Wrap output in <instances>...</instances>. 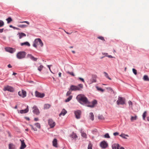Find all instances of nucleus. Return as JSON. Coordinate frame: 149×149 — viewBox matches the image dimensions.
Returning a JSON list of instances; mask_svg holds the SVG:
<instances>
[{"mask_svg": "<svg viewBox=\"0 0 149 149\" xmlns=\"http://www.w3.org/2000/svg\"><path fill=\"white\" fill-rule=\"evenodd\" d=\"M76 99L81 104L89 103L87 98L84 95H79L77 97Z\"/></svg>", "mask_w": 149, "mask_h": 149, "instance_id": "nucleus-1", "label": "nucleus"}, {"mask_svg": "<svg viewBox=\"0 0 149 149\" xmlns=\"http://www.w3.org/2000/svg\"><path fill=\"white\" fill-rule=\"evenodd\" d=\"M38 45H40L41 47H42L43 45V42L40 38L35 39L33 45V47L36 48Z\"/></svg>", "mask_w": 149, "mask_h": 149, "instance_id": "nucleus-2", "label": "nucleus"}, {"mask_svg": "<svg viewBox=\"0 0 149 149\" xmlns=\"http://www.w3.org/2000/svg\"><path fill=\"white\" fill-rule=\"evenodd\" d=\"M83 88V85L82 84H79L78 86L73 85L71 86L70 89L72 91H80Z\"/></svg>", "mask_w": 149, "mask_h": 149, "instance_id": "nucleus-3", "label": "nucleus"}, {"mask_svg": "<svg viewBox=\"0 0 149 149\" xmlns=\"http://www.w3.org/2000/svg\"><path fill=\"white\" fill-rule=\"evenodd\" d=\"M26 55V53L24 52H18L16 55L17 58L19 59L24 58Z\"/></svg>", "mask_w": 149, "mask_h": 149, "instance_id": "nucleus-4", "label": "nucleus"}, {"mask_svg": "<svg viewBox=\"0 0 149 149\" xmlns=\"http://www.w3.org/2000/svg\"><path fill=\"white\" fill-rule=\"evenodd\" d=\"M125 100L122 97H119L118 98V100L116 102L118 105L120 104L123 105L125 104Z\"/></svg>", "mask_w": 149, "mask_h": 149, "instance_id": "nucleus-5", "label": "nucleus"}, {"mask_svg": "<svg viewBox=\"0 0 149 149\" xmlns=\"http://www.w3.org/2000/svg\"><path fill=\"white\" fill-rule=\"evenodd\" d=\"M3 90L4 91H7L10 92H13L14 91V89L13 88L8 85L5 86Z\"/></svg>", "mask_w": 149, "mask_h": 149, "instance_id": "nucleus-6", "label": "nucleus"}, {"mask_svg": "<svg viewBox=\"0 0 149 149\" xmlns=\"http://www.w3.org/2000/svg\"><path fill=\"white\" fill-rule=\"evenodd\" d=\"M48 124L51 128L54 127L55 125V123L52 119H49L48 120Z\"/></svg>", "mask_w": 149, "mask_h": 149, "instance_id": "nucleus-7", "label": "nucleus"}, {"mask_svg": "<svg viewBox=\"0 0 149 149\" xmlns=\"http://www.w3.org/2000/svg\"><path fill=\"white\" fill-rule=\"evenodd\" d=\"M74 113L76 118L78 119L80 118L81 114V112L80 111L78 110L75 111L74 112Z\"/></svg>", "mask_w": 149, "mask_h": 149, "instance_id": "nucleus-8", "label": "nucleus"}, {"mask_svg": "<svg viewBox=\"0 0 149 149\" xmlns=\"http://www.w3.org/2000/svg\"><path fill=\"white\" fill-rule=\"evenodd\" d=\"M18 94L19 96L23 98L24 97L26 96V92L23 90H22L21 91H19L18 93Z\"/></svg>", "mask_w": 149, "mask_h": 149, "instance_id": "nucleus-9", "label": "nucleus"}, {"mask_svg": "<svg viewBox=\"0 0 149 149\" xmlns=\"http://www.w3.org/2000/svg\"><path fill=\"white\" fill-rule=\"evenodd\" d=\"M35 96L37 97L42 98L45 96V94L43 93H41L36 91L35 92Z\"/></svg>", "mask_w": 149, "mask_h": 149, "instance_id": "nucleus-10", "label": "nucleus"}, {"mask_svg": "<svg viewBox=\"0 0 149 149\" xmlns=\"http://www.w3.org/2000/svg\"><path fill=\"white\" fill-rule=\"evenodd\" d=\"M100 146L102 148H105L107 147L108 144L105 141H103L101 142Z\"/></svg>", "mask_w": 149, "mask_h": 149, "instance_id": "nucleus-11", "label": "nucleus"}, {"mask_svg": "<svg viewBox=\"0 0 149 149\" xmlns=\"http://www.w3.org/2000/svg\"><path fill=\"white\" fill-rule=\"evenodd\" d=\"M19 141L21 142V145L20 148V149H24L26 147V145L25 144L24 140L20 139Z\"/></svg>", "mask_w": 149, "mask_h": 149, "instance_id": "nucleus-12", "label": "nucleus"}, {"mask_svg": "<svg viewBox=\"0 0 149 149\" xmlns=\"http://www.w3.org/2000/svg\"><path fill=\"white\" fill-rule=\"evenodd\" d=\"M33 111L34 113L37 115H38L39 113L40 112L39 110L36 106H33Z\"/></svg>", "mask_w": 149, "mask_h": 149, "instance_id": "nucleus-13", "label": "nucleus"}, {"mask_svg": "<svg viewBox=\"0 0 149 149\" xmlns=\"http://www.w3.org/2000/svg\"><path fill=\"white\" fill-rule=\"evenodd\" d=\"M97 103V101L96 100H95L91 102L90 103V104L88 105L87 106L91 108L93 107Z\"/></svg>", "mask_w": 149, "mask_h": 149, "instance_id": "nucleus-14", "label": "nucleus"}, {"mask_svg": "<svg viewBox=\"0 0 149 149\" xmlns=\"http://www.w3.org/2000/svg\"><path fill=\"white\" fill-rule=\"evenodd\" d=\"M6 51L9 52L11 53H13L15 52V49L9 47H6L5 48Z\"/></svg>", "mask_w": 149, "mask_h": 149, "instance_id": "nucleus-15", "label": "nucleus"}, {"mask_svg": "<svg viewBox=\"0 0 149 149\" xmlns=\"http://www.w3.org/2000/svg\"><path fill=\"white\" fill-rule=\"evenodd\" d=\"M27 57L30 58L31 60L34 61H36L38 59L37 58L34 57L31 54H28Z\"/></svg>", "mask_w": 149, "mask_h": 149, "instance_id": "nucleus-16", "label": "nucleus"}, {"mask_svg": "<svg viewBox=\"0 0 149 149\" xmlns=\"http://www.w3.org/2000/svg\"><path fill=\"white\" fill-rule=\"evenodd\" d=\"M17 35H18L19 37V38L21 39L23 37H26V34L22 32H19L17 34Z\"/></svg>", "mask_w": 149, "mask_h": 149, "instance_id": "nucleus-17", "label": "nucleus"}, {"mask_svg": "<svg viewBox=\"0 0 149 149\" xmlns=\"http://www.w3.org/2000/svg\"><path fill=\"white\" fill-rule=\"evenodd\" d=\"M70 136L72 138V139H76L77 138V136L74 132H73L70 134Z\"/></svg>", "mask_w": 149, "mask_h": 149, "instance_id": "nucleus-18", "label": "nucleus"}, {"mask_svg": "<svg viewBox=\"0 0 149 149\" xmlns=\"http://www.w3.org/2000/svg\"><path fill=\"white\" fill-rule=\"evenodd\" d=\"M29 111L28 106H27V108L24 110H22L19 111V113H26Z\"/></svg>", "mask_w": 149, "mask_h": 149, "instance_id": "nucleus-19", "label": "nucleus"}, {"mask_svg": "<svg viewBox=\"0 0 149 149\" xmlns=\"http://www.w3.org/2000/svg\"><path fill=\"white\" fill-rule=\"evenodd\" d=\"M67 113V111L64 109L61 111V113L59 114V116H61V115L64 116Z\"/></svg>", "mask_w": 149, "mask_h": 149, "instance_id": "nucleus-20", "label": "nucleus"}, {"mask_svg": "<svg viewBox=\"0 0 149 149\" xmlns=\"http://www.w3.org/2000/svg\"><path fill=\"white\" fill-rule=\"evenodd\" d=\"M112 147L113 149H119V145L118 144L115 143L112 145Z\"/></svg>", "mask_w": 149, "mask_h": 149, "instance_id": "nucleus-21", "label": "nucleus"}, {"mask_svg": "<svg viewBox=\"0 0 149 149\" xmlns=\"http://www.w3.org/2000/svg\"><path fill=\"white\" fill-rule=\"evenodd\" d=\"M21 46H26L28 47H29L30 46V43L28 42H26L23 43H21L20 44Z\"/></svg>", "mask_w": 149, "mask_h": 149, "instance_id": "nucleus-22", "label": "nucleus"}, {"mask_svg": "<svg viewBox=\"0 0 149 149\" xmlns=\"http://www.w3.org/2000/svg\"><path fill=\"white\" fill-rule=\"evenodd\" d=\"M53 146H54L55 147H57V140L56 139H54L53 140Z\"/></svg>", "mask_w": 149, "mask_h": 149, "instance_id": "nucleus-23", "label": "nucleus"}, {"mask_svg": "<svg viewBox=\"0 0 149 149\" xmlns=\"http://www.w3.org/2000/svg\"><path fill=\"white\" fill-rule=\"evenodd\" d=\"M9 149H15V146L13 143H10L9 144Z\"/></svg>", "mask_w": 149, "mask_h": 149, "instance_id": "nucleus-24", "label": "nucleus"}, {"mask_svg": "<svg viewBox=\"0 0 149 149\" xmlns=\"http://www.w3.org/2000/svg\"><path fill=\"white\" fill-rule=\"evenodd\" d=\"M120 136L122 137V138L125 139H127V138L126 137H129V136L127 134H125L124 133H122L120 135Z\"/></svg>", "mask_w": 149, "mask_h": 149, "instance_id": "nucleus-25", "label": "nucleus"}, {"mask_svg": "<svg viewBox=\"0 0 149 149\" xmlns=\"http://www.w3.org/2000/svg\"><path fill=\"white\" fill-rule=\"evenodd\" d=\"M137 116L135 115L134 116H131L130 120L131 122H133L134 120H136L137 119Z\"/></svg>", "mask_w": 149, "mask_h": 149, "instance_id": "nucleus-26", "label": "nucleus"}, {"mask_svg": "<svg viewBox=\"0 0 149 149\" xmlns=\"http://www.w3.org/2000/svg\"><path fill=\"white\" fill-rule=\"evenodd\" d=\"M90 115V119H91L92 120H93L94 119V115L93 113L91 112L89 113Z\"/></svg>", "mask_w": 149, "mask_h": 149, "instance_id": "nucleus-27", "label": "nucleus"}, {"mask_svg": "<svg viewBox=\"0 0 149 149\" xmlns=\"http://www.w3.org/2000/svg\"><path fill=\"white\" fill-rule=\"evenodd\" d=\"M51 107V105L49 104H45L44 105V109H48Z\"/></svg>", "mask_w": 149, "mask_h": 149, "instance_id": "nucleus-28", "label": "nucleus"}, {"mask_svg": "<svg viewBox=\"0 0 149 149\" xmlns=\"http://www.w3.org/2000/svg\"><path fill=\"white\" fill-rule=\"evenodd\" d=\"M143 79L145 81H149V78H148V76L145 75L143 77Z\"/></svg>", "mask_w": 149, "mask_h": 149, "instance_id": "nucleus-29", "label": "nucleus"}, {"mask_svg": "<svg viewBox=\"0 0 149 149\" xmlns=\"http://www.w3.org/2000/svg\"><path fill=\"white\" fill-rule=\"evenodd\" d=\"M34 125L38 129H40L41 128L40 125L38 123H35Z\"/></svg>", "mask_w": 149, "mask_h": 149, "instance_id": "nucleus-30", "label": "nucleus"}, {"mask_svg": "<svg viewBox=\"0 0 149 149\" xmlns=\"http://www.w3.org/2000/svg\"><path fill=\"white\" fill-rule=\"evenodd\" d=\"M17 26L18 27L22 28H24L28 26L25 24H21L18 25Z\"/></svg>", "mask_w": 149, "mask_h": 149, "instance_id": "nucleus-31", "label": "nucleus"}, {"mask_svg": "<svg viewBox=\"0 0 149 149\" xmlns=\"http://www.w3.org/2000/svg\"><path fill=\"white\" fill-rule=\"evenodd\" d=\"M104 76H105L107 78H108V79H109L110 80H111V78L110 77H109V75H108V74L106 72H104Z\"/></svg>", "mask_w": 149, "mask_h": 149, "instance_id": "nucleus-32", "label": "nucleus"}, {"mask_svg": "<svg viewBox=\"0 0 149 149\" xmlns=\"http://www.w3.org/2000/svg\"><path fill=\"white\" fill-rule=\"evenodd\" d=\"M29 126L31 127V129L34 131H37V129L36 127H35L34 126L31 125H30Z\"/></svg>", "mask_w": 149, "mask_h": 149, "instance_id": "nucleus-33", "label": "nucleus"}, {"mask_svg": "<svg viewBox=\"0 0 149 149\" xmlns=\"http://www.w3.org/2000/svg\"><path fill=\"white\" fill-rule=\"evenodd\" d=\"M66 73L67 74H70L72 76H75V75L74 74V73L72 72H70L68 71L66 72Z\"/></svg>", "mask_w": 149, "mask_h": 149, "instance_id": "nucleus-34", "label": "nucleus"}, {"mask_svg": "<svg viewBox=\"0 0 149 149\" xmlns=\"http://www.w3.org/2000/svg\"><path fill=\"white\" fill-rule=\"evenodd\" d=\"M146 113H147V112H146V111H144L143 114V115H142L143 119L144 120H145V118L146 116Z\"/></svg>", "mask_w": 149, "mask_h": 149, "instance_id": "nucleus-35", "label": "nucleus"}, {"mask_svg": "<svg viewBox=\"0 0 149 149\" xmlns=\"http://www.w3.org/2000/svg\"><path fill=\"white\" fill-rule=\"evenodd\" d=\"M98 118L99 119L103 120L104 119V118L102 115H99L98 116Z\"/></svg>", "mask_w": 149, "mask_h": 149, "instance_id": "nucleus-36", "label": "nucleus"}, {"mask_svg": "<svg viewBox=\"0 0 149 149\" xmlns=\"http://www.w3.org/2000/svg\"><path fill=\"white\" fill-rule=\"evenodd\" d=\"M81 135L84 138H87V135L84 132H81Z\"/></svg>", "mask_w": 149, "mask_h": 149, "instance_id": "nucleus-37", "label": "nucleus"}, {"mask_svg": "<svg viewBox=\"0 0 149 149\" xmlns=\"http://www.w3.org/2000/svg\"><path fill=\"white\" fill-rule=\"evenodd\" d=\"M72 96H70L67 99H66V100H65V102H69L72 99Z\"/></svg>", "mask_w": 149, "mask_h": 149, "instance_id": "nucleus-38", "label": "nucleus"}, {"mask_svg": "<svg viewBox=\"0 0 149 149\" xmlns=\"http://www.w3.org/2000/svg\"><path fill=\"white\" fill-rule=\"evenodd\" d=\"M43 67H44L42 65H40L39 67H38V69L40 71H41L43 68Z\"/></svg>", "mask_w": 149, "mask_h": 149, "instance_id": "nucleus-39", "label": "nucleus"}, {"mask_svg": "<svg viewBox=\"0 0 149 149\" xmlns=\"http://www.w3.org/2000/svg\"><path fill=\"white\" fill-rule=\"evenodd\" d=\"M8 23H10L11 21H12V20L11 17H9L7 18L6 19Z\"/></svg>", "mask_w": 149, "mask_h": 149, "instance_id": "nucleus-40", "label": "nucleus"}, {"mask_svg": "<svg viewBox=\"0 0 149 149\" xmlns=\"http://www.w3.org/2000/svg\"><path fill=\"white\" fill-rule=\"evenodd\" d=\"M4 25V23L2 20H0V27L3 26Z\"/></svg>", "mask_w": 149, "mask_h": 149, "instance_id": "nucleus-41", "label": "nucleus"}, {"mask_svg": "<svg viewBox=\"0 0 149 149\" xmlns=\"http://www.w3.org/2000/svg\"><path fill=\"white\" fill-rule=\"evenodd\" d=\"M19 23H26L28 25H29L30 24L29 22L28 21H23V22L20 21V22H19Z\"/></svg>", "mask_w": 149, "mask_h": 149, "instance_id": "nucleus-42", "label": "nucleus"}, {"mask_svg": "<svg viewBox=\"0 0 149 149\" xmlns=\"http://www.w3.org/2000/svg\"><path fill=\"white\" fill-rule=\"evenodd\" d=\"M128 103L130 107H131L132 108V102L131 101H129L128 102Z\"/></svg>", "mask_w": 149, "mask_h": 149, "instance_id": "nucleus-43", "label": "nucleus"}, {"mask_svg": "<svg viewBox=\"0 0 149 149\" xmlns=\"http://www.w3.org/2000/svg\"><path fill=\"white\" fill-rule=\"evenodd\" d=\"M104 137L105 138H110V136L108 133H106L104 135Z\"/></svg>", "mask_w": 149, "mask_h": 149, "instance_id": "nucleus-44", "label": "nucleus"}, {"mask_svg": "<svg viewBox=\"0 0 149 149\" xmlns=\"http://www.w3.org/2000/svg\"><path fill=\"white\" fill-rule=\"evenodd\" d=\"M97 38L99 39H100L102 40L105 41V40L104 38L102 36H99L97 37Z\"/></svg>", "mask_w": 149, "mask_h": 149, "instance_id": "nucleus-45", "label": "nucleus"}, {"mask_svg": "<svg viewBox=\"0 0 149 149\" xmlns=\"http://www.w3.org/2000/svg\"><path fill=\"white\" fill-rule=\"evenodd\" d=\"M92 145L91 143H89L88 145V149H92Z\"/></svg>", "mask_w": 149, "mask_h": 149, "instance_id": "nucleus-46", "label": "nucleus"}, {"mask_svg": "<svg viewBox=\"0 0 149 149\" xmlns=\"http://www.w3.org/2000/svg\"><path fill=\"white\" fill-rule=\"evenodd\" d=\"M132 71L135 74V75H136L137 74V71L136 70L134 69V68H133L132 69Z\"/></svg>", "mask_w": 149, "mask_h": 149, "instance_id": "nucleus-47", "label": "nucleus"}, {"mask_svg": "<svg viewBox=\"0 0 149 149\" xmlns=\"http://www.w3.org/2000/svg\"><path fill=\"white\" fill-rule=\"evenodd\" d=\"M91 83H92L93 82H95L96 81V80L95 78H93L91 79Z\"/></svg>", "mask_w": 149, "mask_h": 149, "instance_id": "nucleus-48", "label": "nucleus"}, {"mask_svg": "<svg viewBox=\"0 0 149 149\" xmlns=\"http://www.w3.org/2000/svg\"><path fill=\"white\" fill-rule=\"evenodd\" d=\"M97 90L99 91H100L102 92H103L104 91V90L103 89H102L101 88H98V87H97Z\"/></svg>", "mask_w": 149, "mask_h": 149, "instance_id": "nucleus-49", "label": "nucleus"}, {"mask_svg": "<svg viewBox=\"0 0 149 149\" xmlns=\"http://www.w3.org/2000/svg\"><path fill=\"white\" fill-rule=\"evenodd\" d=\"M71 93V92L70 91H68L67 92V93H66V95L67 96H69V95H70Z\"/></svg>", "mask_w": 149, "mask_h": 149, "instance_id": "nucleus-50", "label": "nucleus"}, {"mask_svg": "<svg viewBox=\"0 0 149 149\" xmlns=\"http://www.w3.org/2000/svg\"><path fill=\"white\" fill-rule=\"evenodd\" d=\"M79 79L80 80H81V81H82L83 82H85V81H84V79L83 78H81V77H79Z\"/></svg>", "mask_w": 149, "mask_h": 149, "instance_id": "nucleus-51", "label": "nucleus"}, {"mask_svg": "<svg viewBox=\"0 0 149 149\" xmlns=\"http://www.w3.org/2000/svg\"><path fill=\"white\" fill-rule=\"evenodd\" d=\"M118 134H119V133L117 132H114L113 133V135H114L115 136L118 135Z\"/></svg>", "mask_w": 149, "mask_h": 149, "instance_id": "nucleus-52", "label": "nucleus"}, {"mask_svg": "<svg viewBox=\"0 0 149 149\" xmlns=\"http://www.w3.org/2000/svg\"><path fill=\"white\" fill-rule=\"evenodd\" d=\"M52 66V65H47V66L49 68V70H50V72L52 73V71H51V69H50V67Z\"/></svg>", "mask_w": 149, "mask_h": 149, "instance_id": "nucleus-53", "label": "nucleus"}, {"mask_svg": "<svg viewBox=\"0 0 149 149\" xmlns=\"http://www.w3.org/2000/svg\"><path fill=\"white\" fill-rule=\"evenodd\" d=\"M107 89L108 90L111 91V92L113 91V90H112V89L111 88H107Z\"/></svg>", "mask_w": 149, "mask_h": 149, "instance_id": "nucleus-54", "label": "nucleus"}, {"mask_svg": "<svg viewBox=\"0 0 149 149\" xmlns=\"http://www.w3.org/2000/svg\"><path fill=\"white\" fill-rule=\"evenodd\" d=\"M13 29H16L17 30H19L20 29L19 28L17 27H13Z\"/></svg>", "mask_w": 149, "mask_h": 149, "instance_id": "nucleus-55", "label": "nucleus"}, {"mask_svg": "<svg viewBox=\"0 0 149 149\" xmlns=\"http://www.w3.org/2000/svg\"><path fill=\"white\" fill-rule=\"evenodd\" d=\"M34 120L35 121H37L38 120V118H34Z\"/></svg>", "mask_w": 149, "mask_h": 149, "instance_id": "nucleus-56", "label": "nucleus"}, {"mask_svg": "<svg viewBox=\"0 0 149 149\" xmlns=\"http://www.w3.org/2000/svg\"><path fill=\"white\" fill-rule=\"evenodd\" d=\"M3 29H0V33H2L3 32Z\"/></svg>", "mask_w": 149, "mask_h": 149, "instance_id": "nucleus-57", "label": "nucleus"}, {"mask_svg": "<svg viewBox=\"0 0 149 149\" xmlns=\"http://www.w3.org/2000/svg\"><path fill=\"white\" fill-rule=\"evenodd\" d=\"M8 66L9 68H11L12 67L10 64H8Z\"/></svg>", "mask_w": 149, "mask_h": 149, "instance_id": "nucleus-58", "label": "nucleus"}, {"mask_svg": "<svg viewBox=\"0 0 149 149\" xmlns=\"http://www.w3.org/2000/svg\"><path fill=\"white\" fill-rule=\"evenodd\" d=\"M107 56L109 58H113V56H111V55H108Z\"/></svg>", "mask_w": 149, "mask_h": 149, "instance_id": "nucleus-59", "label": "nucleus"}, {"mask_svg": "<svg viewBox=\"0 0 149 149\" xmlns=\"http://www.w3.org/2000/svg\"><path fill=\"white\" fill-rule=\"evenodd\" d=\"M61 73L60 72H59V73H58V76H59V77H61Z\"/></svg>", "mask_w": 149, "mask_h": 149, "instance_id": "nucleus-60", "label": "nucleus"}, {"mask_svg": "<svg viewBox=\"0 0 149 149\" xmlns=\"http://www.w3.org/2000/svg\"><path fill=\"white\" fill-rule=\"evenodd\" d=\"M67 34H70L71 33H68V32H66V31H65V30L64 31Z\"/></svg>", "mask_w": 149, "mask_h": 149, "instance_id": "nucleus-61", "label": "nucleus"}, {"mask_svg": "<svg viewBox=\"0 0 149 149\" xmlns=\"http://www.w3.org/2000/svg\"><path fill=\"white\" fill-rule=\"evenodd\" d=\"M16 74H17V73H15V72H13V75H16Z\"/></svg>", "mask_w": 149, "mask_h": 149, "instance_id": "nucleus-62", "label": "nucleus"}, {"mask_svg": "<svg viewBox=\"0 0 149 149\" xmlns=\"http://www.w3.org/2000/svg\"><path fill=\"white\" fill-rule=\"evenodd\" d=\"M147 120L148 121H149V116H148V117H147Z\"/></svg>", "mask_w": 149, "mask_h": 149, "instance_id": "nucleus-63", "label": "nucleus"}, {"mask_svg": "<svg viewBox=\"0 0 149 149\" xmlns=\"http://www.w3.org/2000/svg\"><path fill=\"white\" fill-rule=\"evenodd\" d=\"M120 149H125L124 148H123V147H121L120 148Z\"/></svg>", "mask_w": 149, "mask_h": 149, "instance_id": "nucleus-64", "label": "nucleus"}]
</instances>
